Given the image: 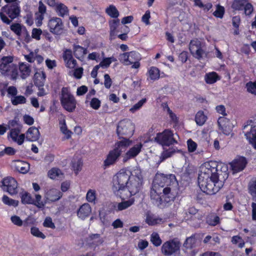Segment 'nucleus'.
I'll return each instance as SVG.
<instances>
[{"mask_svg": "<svg viewBox=\"0 0 256 256\" xmlns=\"http://www.w3.org/2000/svg\"><path fill=\"white\" fill-rule=\"evenodd\" d=\"M142 183L143 178L139 168H136L132 172L122 168L113 176L112 190L116 196L124 200L138 193Z\"/></svg>", "mask_w": 256, "mask_h": 256, "instance_id": "f257e3e1", "label": "nucleus"}, {"mask_svg": "<svg viewBox=\"0 0 256 256\" xmlns=\"http://www.w3.org/2000/svg\"><path fill=\"white\" fill-rule=\"evenodd\" d=\"M217 164L212 161L204 163L200 167L198 183L201 190L208 194H214L223 186L220 180L217 170Z\"/></svg>", "mask_w": 256, "mask_h": 256, "instance_id": "f03ea898", "label": "nucleus"}, {"mask_svg": "<svg viewBox=\"0 0 256 256\" xmlns=\"http://www.w3.org/2000/svg\"><path fill=\"white\" fill-rule=\"evenodd\" d=\"M156 189L160 188L162 194L173 200L178 193V184L174 174L165 175L163 174H156L153 181V185Z\"/></svg>", "mask_w": 256, "mask_h": 256, "instance_id": "7ed1b4c3", "label": "nucleus"}, {"mask_svg": "<svg viewBox=\"0 0 256 256\" xmlns=\"http://www.w3.org/2000/svg\"><path fill=\"white\" fill-rule=\"evenodd\" d=\"M131 144V141L127 138H124L122 140L115 144V148L110 150L104 162V166L106 168L114 164L118 160L122 150L125 149Z\"/></svg>", "mask_w": 256, "mask_h": 256, "instance_id": "20e7f679", "label": "nucleus"}, {"mask_svg": "<svg viewBox=\"0 0 256 256\" xmlns=\"http://www.w3.org/2000/svg\"><path fill=\"white\" fill-rule=\"evenodd\" d=\"M20 12V2L8 4L2 8L0 18L3 22L10 24L12 20L19 16Z\"/></svg>", "mask_w": 256, "mask_h": 256, "instance_id": "39448f33", "label": "nucleus"}, {"mask_svg": "<svg viewBox=\"0 0 256 256\" xmlns=\"http://www.w3.org/2000/svg\"><path fill=\"white\" fill-rule=\"evenodd\" d=\"M181 243L178 238H173L164 242L161 248V252L165 256H182L180 252Z\"/></svg>", "mask_w": 256, "mask_h": 256, "instance_id": "423d86ee", "label": "nucleus"}, {"mask_svg": "<svg viewBox=\"0 0 256 256\" xmlns=\"http://www.w3.org/2000/svg\"><path fill=\"white\" fill-rule=\"evenodd\" d=\"M61 92L60 100L62 106L68 112H73L75 110L76 104L75 98L66 88H63Z\"/></svg>", "mask_w": 256, "mask_h": 256, "instance_id": "0eeeda50", "label": "nucleus"}, {"mask_svg": "<svg viewBox=\"0 0 256 256\" xmlns=\"http://www.w3.org/2000/svg\"><path fill=\"white\" fill-rule=\"evenodd\" d=\"M116 130L120 138H123V136L128 137L133 134L134 125L130 120L124 119L118 123Z\"/></svg>", "mask_w": 256, "mask_h": 256, "instance_id": "6e6552de", "label": "nucleus"}, {"mask_svg": "<svg viewBox=\"0 0 256 256\" xmlns=\"http://www.w3.org/2000/svg\"><path fill=\"white\" fill-rule=\"evenodd\" d=\"M197 246V239L194 235L188 237L182 246V251L187 256H195L198 251L196 248Z\"/></svg>", "mask_w": 256, "mask_h": 256, "instance_id": "1a4fd4ad", "label": "nucleus"}, {"mask_svg": "<svg viewBox=\"0 0 256 256\" xmlns=\"http://www.w3.org/2000/svg\"><path fill=\"white\" fill-rule=\"evenodd\" d=\"M155 141L162 146H170L177 143L172 132L166 130L161 133H158L155 138Z\"/></svg>", "mask_w": 256, "mask_h": 256, "instance_id": "9d476101", "label": "nucleus"}, {"mask_svg": "<svg viewBox=\"0 0 256 256\" xmlns=\"http://www.w3.org/2000/svg\"><path fill=\"white\" fill-rule=\"evenodd\" d=\"M244 132L247 140L256 150V125L252 121L248 122V124L243 127Z\"/></svg>", "mask_w": 256, "mask_h": 256, "instance_id": "9b49d317", "label": "nucleus"}, {"mask_svg": "<svg viewBox=\"0 0 256 256\" xmlns=\"http://www.w3.org/2000/svg\"><path fill=\"white\" fill-rule=\"evenodd\" d=\"M189 50L193 56L198 60L202 58L206 55L205 51L202 48L201 42L196 38L190 40Z\"/></svg>", "mask_w": 256, "mask_h": 256, "instance_id": "f8f14e48", "label": "nucleus"}, {"mask_svg": "<svg viewBox=\"0 0 256 256\" xmlns=\"http://www.w3.org/2000/svg\"><path fill=\"white\" fill-rule=\"evenodd\" d=\"M232 8L236 10H244V14L246 16L250 15L254 11L252 5L246 0H234L232 3Z\"/></svg>", "mask_w": 256, "mask_h": 256, "instance_id": "ddd939ff", "label": "nucleus"}, {"mask_svg": "<svg viewBox=\"0 0 256 256\" xmlns=\"http://www.w3.org/2000/svg\"><path fill=\"white\" fill-rule=\"evenodd\" d=\"M119 60L126 66L132 64L134 61L140 60L141 59L140 54L136 51L124 52L120 55Z\"/></svg>", "mask_w": 256, "mask_h": 256, "instance_id": "4468645a", "label": "nucleus"}, {"mask_svg": "<svg viewBox=\"0 0 256 256\" xmlns=\"http://www.w3.org/2000/svg\"><path fill=\"white\" fill-rule=\"evenodd\" d=\"M2 188L4 190L10 194H14L18 192L17 182L12 177H7L3 180Z\"/></svg>", "mask_w": 256, "mask_h": 256, "instance_id": "2eb2a0df", "label": "nucleus"}, {"mask_svg": "<svg viewBox=\"0 0 256 256\" xmlns=\"http://www.w3.org/2000/svg\"><path fill=\"white\" fill-rule=\"evenodd\" d=\"M48 26L50 32L54 34H60L62 32L64 24L60 18L53 17L49 20Z\"/></svg>", "mask_w": 256, "mask_h": 256, "instance_id": "dca6fc26", "label": "nucleus"}, {"mask_svg": "<svg viewBox=\"0 0 256 256\" xmlns=\"http://www.w3.org/2000/svg\"><path fill=\"white\" fill-rule=\"evenodd\" d=\"M13 57L11 56H3L0 59V72L3 75H8L10 69L14 66Z\"/></svg>", "mask_w": 256, "mask_h": 256, "instance_id": "f3484780", "label": "nucleus"}, {"mask_svg": "<svg viewBox=\"0 0 256 256\" xmlns=\"http://www.w3.org/2000/svg\"><path fill=\"white\" fill-rule=\"evenodd\" d=\"M20 129L19 128H12L8 134V138H12V141L16 142L18 145H21L24 142L25 134H20Z\"/></svg>", "mask_w": 256, "mask_h": 256, "instance_id": "a211bd4d", "label": "nucleus"}, {"mask_svg": "<svg viewBox=\"0 0 256 256\" xmlns=\"http://www.w3.org/2000/svg\"><path fill=\"white\" fill-rule=\"evenodd\" d=\"M246 164V158L240 156L234 159L230 164L233 173H237L242 170Z\"/></svg>", "mask_w": 256, "mask_h": 256, "instance_id": "6ab92c4d", "label": "nucleus"}, {"mask_svg": "<svg viewBox=\"0 0 256 256\" xmlns=\"http://www.w3.org/2000/svg\"><path fill=\"white\" fill-rule=\"evenodd\" d=\"M218 124L226 135H229L232 131L233 124L225 117H220L218 120Z\"/></svg>", "mask_w": 256, "mask_h": 256, "instance_id": "aec40b11", "label": "nucleus"}, {"mask_svg": "<svg viewBox=\"0 0 256 256\" xmlns=\"http://www.w3.org/2000/svg\"><path fill=\"white\" fill-rule=\"evenodd\" d=\"M110 27V40H112L114 39L119 33L120 25V20L116 19H112L108 21Z\"/></svg>", "mask_w": 256, "mask_h": 256, "instance_id": "412c9836", "label": "nucleus"}, {"mask_svg": "<svg viewBox=\"0 0 256 256\" xmlns=\"http://www.w3.org/2000/svg\"><path fill=\"white\" fill-rule=\"evenodd\" d=\"M62 196V193L58 190L52 188L46 192L44 198L46 202H50L59 200Z\"/></svg>", "mask_w": 256, "mask_h": 256, "instance_id": "4be33fe9", "label": "nucleus"}, {"mask_svg": "<svg viewBox=\"0 0 256 256\" xmlns=\"http://www.w3.org/2000/svg\"><path fill=\"white\" fill-rule=\"evenodd\" d=\"M142 144L139 143L131 148L125 154L124 156L123 162H127L128 160L136 157L141 151Z\"/></svg>", "mask_w": 256, "mask_h": 256, "instance_id": "5701e85b", "label": "nucleus"}, {"mask_svg": "<svg viewBox=\"0 0 256 256\" xmlns=\"http://www.w3.org/2000/svg\"><path fill=\"white\" fill-rule=\"evenodd\" d=\"M62 58L66 67L74 68L76 66V61L73 58L71 50H66L63 53Z\"/></svg>", "mask_w": 256, "mask_h": 256, "instance_id": "b1692460", "label": "nucleus"}, {"mask_svg": "<svg viewBox=\"0 0 256 256\" xmlns=\"http://www.w3.org/2000/svg\"><path fill=\"white\" fill-rule=\"evenodd\" d=\"M12 168L21 174H26L30 170V164L22 160H14L12 162Z\"/></svg>", "mask_w": 256, "mask_h": 256, "instance_id": "393cba45", "label": "nucleus"}, {"mask_svg": "<svg viewBox=\"0 0 256 256\" xmlns=\"http://www.w3.org/2000/svg\"><path fill=\"white\" fill-rule=\"evenodd\" d=\"M165 196L162 194V191L160 189L156 188L152 186L150 190V198L154 200L153 202L157 205H159L162 202V196Z\"/></svg>", "mask_w": 256, "mask_h": 256, "instance_id": "a878e982", "label": "nucleus"}, {"mask_svg": "<svg viewBox=\"0 0 256 256\" xmlns=\"http://www.w3.org/2000/svg\"><path fill=\"white\" fill-rule=\"evenodd\" d=\"M40 136V133L38 130L34 127L30 128L26 132V138L30 142H35L37 140Z\"/></svg>", "mask_w": 256, "mask_h": 256, "instance_id": "bb28decb", "label": "nucleus"}, {"mask_svg": "<svg viewBox=\"0 0 256 256\" xmlns=\"http://www.w3.org/2000/svg\"><path fill=\"white\" fill-rule=\"evenodd\" d=\"M92 212L90 206L88 204H82L78 211V216L81 219L88 217Z\"/></svg>", "mask_w": 256, "mask_h": 256, "instance_id": "cd10ccee", "label": "nucleus"}, {"mask_svg": "<svg viewBox=\"0 0 256 256\" xmlns=\"http://www.w3.org/2000/svg\"><path fill=\"white\" fill-rule=\"evenodd\" d=\"M74 54L76 58L80 60H82L84 56L87 54L88 50L86 48L76 44L73 46Z\"/></svg>", "mask_w": 256, "mask_h": 256, "instance_id": "c85d7f7f", "label": "nucleus"}, {"mask_svg": "<svg viewBox=\"0 0 256 256\" xmlns=\"http://www.w3.org/2000/svg\"><path fill=\"white\" fill-rule=\"evenodd\" d=\"M19 70L20 72V77L22 79H26L30 74L31 69L28 64L24 62L20 63Z\"/></svg>", "mask_w": 256, "mask_h": 256, "instance_id": "c756f323", "label": "nucleus"}, {"mask_svg": "<svg viewBox=\"0 0 256 256\" xmlns=\"http://www.w3.org/2000/svg\"><path fill=\"white\" fill-rule=\"evenodd\" d=\"M134 198H132L128 200H124L120 202H118L117 204V206L116 207V210L118 211L124 210L133 205L134 203Z\"/></svg>", "mask_w": 256, "mask_h": 256, "instance_id": "7c9ffc66", "label": "nucleus"}, {"mask_svg": "<svg viewBox=\"0 0 256 256\" xmlns=\"http://www.w3.org/2000/svg\"><path fill=\"white\" fill-rule=\"evenodd\" d=\"M46 79V74L43 72H37L34 74V84L38 87L42 86Z\"/></svg>", "mask_w": 256, "mask_h": 256, "instance_id": "2f4dec72", "label": "nucleus"}, {"mask_svg": "<svg viewBox=\"0 0 256 256\" xmlns=\"http://www.w3.org/2000/svg\"><path fill=\"white\" fill-rule=\"evenodd\" d=\"M10 30L18 36L21 35L22 32H24L26 34L28 35V32L26 28L18 23L12 24L10 26Z\"/></svg>", "mask_w": 256, "mask_h": 256, "instance_id": "473e14b6", "label": "nucleus"}, {"mask_svg": "<svg viewBox=\"0 0 256 256\" xmlns=\"http://www.w3.org/2000/svg\"><path fill=\"white\" fill-rule=\"evenodd\" d=\"M162 222V219L152 214H147L146 222L149 226H155Z\"/></svg>", "mask_w": 256, "mask_h": 256, "instance_id": "72a5a7b5", "label": "nucleus"}, {"mask_svg": "<svg viewBox=\"0 0 256 256\" xmlns=\"http://www.w3.org/2000/svg\"><path fill=\"white\" fill-rule=\"evenodd\" d=\"M206 222L210 226H216L220 223V218L215 214H212L206 217Z\"/></svg>", "mask_w": 256, "mask_h": 256, "instance_id": "f704fd0d", "label": "nucleus"}, {"mask_svg": "<svg viewBox=\"0 0 256 256\" xmlns=\"http://www.w3.org/2000/svg\"><path fill=\"white\" fill-rule=\"evenodd\" d=\"M55 10L58 14L62 17L68 14L67 6L62 3H58Z\"/></svg>", "mask_w": 256, "mask_h": 256, "instance_id": "c9c22d12", "label": "nucleus"}, {"mask_svg": "<svg viewBox=\"0 0 256 256\" xmlns=\"http://www.w3.org/2000/svg\"><path fill=\"white\" fill-rule=\"evenodd\" d=\"M218 79V76L216 72L206 74L204 76L205 81L208 84H213Z\"/></svg>", "mask_w": 256, "mask_h": 256, "instance_id": "e433bc0d", "label": "nucleus"}, {"mask_svg": "<svg viewBox=\"0 0 256 256\" xmlns=\"http://www.w3.org/2000/svg\"><path fill=\"white\" fill-rule=\"evenodd\" d=\"M106 12L111 18L116 19L119 16V12L114 5H110L106 9Z\"/></svg>", "mask_w": 256, "mask_h": 256, "instance_id": "4c0bfd02", "label": "nucleus"}, {"mask_svg": "<svg viewBox=\"0 0 256 256\" xmlns=\"http://www.w3.org/2000/svg\"><path fill=\"white\" fill-rule=\"evenodd\" d=\"M22 202L24 204H32L34 200L30 194L26 192H23L20 194Z\"/></svg>", "mask_w": 256, "mask_h": 256, "instance_id": "58836bf2", "label": "nucleus"}, {"mask_svg": "<svg viewBox=\"0 0 256 256\" xmlns=\"http://www.w3.org/2000/svg\"><path fill=\"white\" fill-rule=\"evenodd\" d=\"M206 244H208L210 246H215L220 242V238L218 236L212 238L210 236H207L203 240Z\"/></svg>", "mask_w": 256, "mask_h": 256, "instance_id": "ea45409f", "label": "nucleus"}, {"mask_svg": "<svg viewBox=\"0 0 256 256\" xmlns=\"http://www.w3.org/2000/svg\"><path fill=\"white\" fill-rule=\"evenodd\" d=\"M248 189L249 193L253 198H256V178L251 179L248 183Z\"/></svg>", "mask_w": 256, "mask_h": 256, "instance_id": "a19ab883", "label": "nucleus"}, {"mask_svg": "<svg viewBox=\"0 0 256 256\" xmlns=\"http://www.w3.org/2000/svg\"><path fill=\"white\" fill-rule=\"evenodd\" d=\"M148 76L152 80H156L160 78V70L154 66H152L148 70Z\"/></svg>", "mask_w": 256, "mask_h": 256, "instance_id": "79ce46f5", "label": "nucleus"}, {"mask_svg": "<svg viewBox=\"0 0 256 256\" xmlns=\"http://www.w3.org/2000/svg\"><path fill=\"white\" fill-rule=\"evenodd\" d=\"M150 240L156 247L160 246L162 244V240L160 238L159 234L156 232H152L150 235Z\"/></svg>", "mask_w": 256, "mask_h": 256, "instance_id": "37998d69", "label": "nucleus"}, {"mask_svg": "<svg viewBox=\"0 0 256 256\" xmlns=\"http://www.w3.org/2000/svg\"><path fill=\"white\" fill-rule=\"evenodd\" d=\"M206 116L202 111L198 112L196 115L195 120L196 124L199 126L203 125L206 120Z\"/></svg>", "mask_w": 256, "mask_h": 256, "instance_id": "c03bdc74", "label": "nucleus"}, {"mask_svg": "<svg viewBox=\"0 0 256 256\" xmlns=\"http://www.w3.org/2000/svg\"><path fill=\"white\" fill-rule=\"evenodd\" d=\"M63 174L61 170L57 168H52L48 172V176L52 179H55L57 178H61Z\"/></svg>", "mask_w": 256, "mask_h": 256, "instance_id": "a18cd8bd", "label": "nucleus"}, {"mask_svg": "<svg viewBox=\"0 0 256 256\" xmlns=\"http://www.w3.org/2000/svg\"><path fill=\"white\" fill-rule=\"evenodd\" d=\"M35 200H34L32 204L36 206L37 208H44L45 204L47 203L46 200L44 202L42 200V196L40 194H36L35 196Z\"/></svg>", "mask_w": 256, "mask_h": 256, "instance_id": "49530a36", "label": "nucleus"}, {"mask_svg": "<svg viewBox=\"0 0 256 256\" xmlns=\"http://www.w3.org/2000/svg\"><path fill=\"white\" fill-rule=\"evenodd\" d=\"M146 102V98H144L140 100L138 103L134 104L130 109V111L132 113L135 112L136 110H140L144 103Z\"/></svg>", "mask_w": 256, "mask_h": 256, "instance_id": "de8ad7c7", "label": "nucleus"}, {"mask_svg": "<svg viewBox=\"0 0 256 256\" xmlns=\"http://www.w3.org/2000/svg\"><path fill=\"white\" fill-rule=\"evenodd\" d=\"M246 87L248 92L256 95V82H249L246 83Z\"/></svg>", "mask_w": 256, "mask_h": 256, "instance_id": "09e8293b", "label": "nucleus"}, {"mask_svg": "<svg viewBox=\"0 0 256 256\" xmlns=\"http://www.w3.org/2000/svg\"><path fill=\"white\" fill-rule=\"evenodd\" d=\"M30 233L34 236L41 238L42 239H44L46 238L45 235L36 227H32L30 228Z\"/></svg>", "mask_w": 256, "mask_h": 256, "instance_id": "8fccbe9b", "label": "nucleus"}, {"mask_svg": "<svg viewBox=\"0 0 256 256\" xmlns=\"http://www.w3.org/2000/svg\"><path fill=\"white\" fill-rule=\"evenodd\" d=\"M2 202L6 204L16 206L18 204V201L10 198L6 196L2 197Z\"/></svg>", "mask_w": 256, "mask_h": 256, "instance_id": "3c124183", "label": "nucleus"}, {"mask_svg": "<svg viewBox=\"0 0 256 256\" xmlns=\"http://www.w3.org/2000/svg\"><path fill=\"white\" fill-rule=\"evenodd\" d=\"M12 102L14 106L25 104L26 102V98L22 96H16L12 99Z\"/></svg>", "mask_w": 256, "mask_h": 256, "instance_id": "603ef678", "label": "nucleus"}, {"mask_svg": "<svg viewBox=\"0 0 256 256\" xmlns=\"http://www.w3.org/2000/svg\"><path fill=\"white\" fill-rule=\"evenodd\" d=\"M7 76H10L11 78L13 80H16L18 78V68L16 64H14V66H12V68L10 69V71L8 72V74Z\"/></svg>", "mask_w": 256, "mask_h": 256, "instance_id": "864d4df0", "label": "nucleus"}, {"mask_svg": "<svg viewBox=\"0 0 256 256\" xmlns=\"http://www.w3.org/2000/svg\"><path fill=\"white\" fill-rule=\"evenodd\" d=\"M188 150L190 152H193L196 150L197 144L192 139H188L187 141Z\"/></svg>", "mask_w": 256, "mask_h": 256, "instance_id": "5fc2aeb1", "label": "nucleus"}, {"mask_svg": "<svg viewBox=\"0 0 256 256\" xmlns=\"http://www.w3.org/2000/svg\"><path fill=\"white\" fill-rule=\"evenodd\" d=\"M224 8L223 6L218 5L216 10L214 12L213 14L216 18H222L224 14Z\"/></svg>", "mask_w": 256, "mask_h": 256, "instance_id": "6e6d98bb", "label": "nucleus"}, {"mask_svg": "<svg viewBox=\"0 0 256 256\" xmlns=\"http://www.w3.org/2000/svg\"><path fill=\"white\" fill-rule=\"evenodd\" d=\"M86 198L89 202H94L96 198V191L92 190H89L86 194Z\"/></svg>", "mask_w": 256, "mask_h": 256, "instance_id": "4d7b16f0", "label": "nucleus"}, {"mask_svg": "<svg viewBox=\"0 0 256 256\" xmlns=\"http://www.w3.org/2000/svg\"><path fill=\"white\" fill-rule=\"evenodd\" d=\"M174 153V151L172 149H169L164 151L160 156V162H162L166 158L170 157Z\"/></svg>", "mask_w": 256, "mask_h": 256, "instance_id": "13d9d810", "label": "nucleus"}, {"mask_svg": "<svg viewBox=\"0 0 256 256\" xmlns=\"http://www.w3.org/2000/svg\"><path fill=\"white\" fill-rule=\"evenodd\" d=\"M43 226L46 228H49L54 229L56 228L54 224L52 222V218L50 217H46L44 222Z\"/></svg>", "mask_w": 256, "mask_h": 256, "instance_id": "bf43d9fd", "label": "nucleus"}, {"mask_svg": "<svg viewBox=\"0 0 256 256\" xmlns=\"http://www.w3.org/2000/svg\"><path fill=\"white\" fill-rule=\"evenodd\" d=\"M100 101L97 98H92L90 102V106L94 110H98L100 106Z\"/></svg>", "mask_w": 256, "mask_h": 256, "instance_id": "052dcab7", "label": "nucleus"}, {"mask_svg": "<svg viewBox=\"0 0 256 256\" xmlns=\"http://www.w3.org/2000/svg\"><path fill=\"white\" fill-rule=\"evenodd\" d=\"M42 30L40 28H33L32 32V36L37 40H40Z\"/></svg>", "mask_w": 256, "mask_h": 256, "instance_id": "680f3d73", "label": "nucleus"}, {"mask_svg": "<svg viewBox=\"0 0 256 256\" xmlns=\"http://www.w3.org/2000/svg\"><path fill=\"white\" fill-rule=\"evenodd\" d=\"M16 150L12 147H6L3 151L0 152L2 153V156L5 154L9 156L14 155L16 153Z\"/></svg>", "mask_w": 256, "mask_h": 256, "instance_id": "e2e57ef3", "label": "nucleus"}, {"mask_svg": "<svg viewBox=\"0 0 256 256\" xmlns=\"http://www.w3.org/2000/svg\"><path fill=\"white\" fill-rule=\"evenodd\" d=\"M104 85L106 88H110L112 86V80L108 74L104 75Z\"/></svg>", "mask_w": 256, "mask_h": 256, "instance_id": "0e129e2a", "label": "nucleus"}, {"mask_svg": "<svg viewBox=\"0 0 256 256\" xmlns=\"http://www.w3.org/2000/svg\"><path fill=\"white\" fill-rule=\"evenodd\" d=\"M12 223L18 226H21L22 224V221L20 218L16 216H12L10 218Z\"/></svg>", "mask_w": 256, "mask_h": 256, "instance_id": "69168bd1", "label": "nucleus"}, {"mask_svg": "<svg viewBox=\"0 0 256 256\" xmlns=\"http://www.w3.org/2000/svg\"><path fill=\"white\" fill-rule=\"evenodd\" d=\"M88 91V88L85 86H82L78 87L77 89V96H82L86 94Z\"/></svg>", "mask_w": 256, "mask_h": 256, "instance_id": "338daca9", "label": "nucleus"}, {"mask_svg": "<svg viewBox=\"0 0 256 256\" xmlns=\"http://www.w3.org/2000/svg\"><path fill=\"white\" fill-rule=\"evenodd\" d=\"M83 73V68H76L74 70V76L78 79H80L82 78V74Z\"/></svg>", "mask_w": 256, "mask_h": 256, "instance_id": "774afa93", "label": "nucleus"}]
</instances>
